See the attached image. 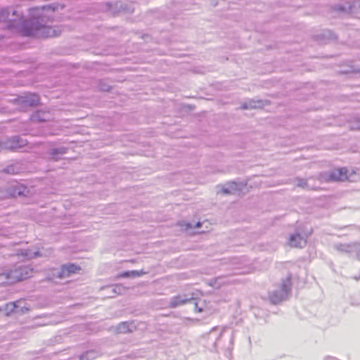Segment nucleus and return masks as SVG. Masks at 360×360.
<instances>
[{
  "instance_id": "obj_1",
  "label": "nucleus",
  "mask_w": 360,
  "mask_h": 360,
  "mask_svg": "<svg viewBox=\"0 0 360 360\" xmlns=\"http://www.w3.org/2000/svg\"><path fill=\"white\" fill-rule=\"evenodd\" d=\"M56 6L46 5L40 8L30 9V18L27 20L17 22L22 18L18 8L8 7L0 11V22H8V26L17 27L22 37L36 38H49L58 37L62 30L58 26H49V22L53 18Z\"/></svg>"
},
{
  "instance_id": "obj_2",
  "label": "nucleus",
  "mask_w": 360,
  "mask_h": 360,
  "mask_svg": "<svg viewBox=\"0 0 360 360\" xmlns=\"http://www.w3.org/2000/svg\"><path fill=\"white\" fill-rule=\"evenodd\" d=\"M291 274H288L286 278L282 281L281 288L269 293V300L271 303L276 304L285 300L291 291Z\"/></svg>"
},
{
  "instance_id": "obj_3",
  "label": "nucleus",
  "mask_w": 360,
  "mask_h": 360,
  "mask_svg": "<svg viewBox=\"0 0 360 360\" xmlns=\"http://www.w3.org/2000/svg\"><path fill=\"white\" fill-rule=\"evenodd\" d=\"M33 268L30 265L20 264L6 273V278L11 282L20 281L32 276Z\"/></svg>"
},
{
  "instance_id": "obj_4",
  "label": "nucleus",
  "mask_w": 360,
  "mask_h": 360,
  "mask_svg": "<svg viewBox=\"0 0 360 360\" xmlns=\"http://www.w3.org/2000/svg\"><path fill=\"white\" fill-rule=\"evenodd\" d=\"M81 268L72 263L63 264L60 269H54L53 276L56 278L62 279L70 276L72 274L78 272Z\"/></svg>"
},
{
  "instance_id": "obj_5",
  "label": "nucleus",
  "mask_w": 360,
  "mask_h": 360,
  "mask_svg": "<svg viewBox=\"0 0 360 360\" xmlns=\"http://www.w3.org/2000/svg\"><path fill=\"white\" fill-rule=\"evenodd\" d=\"M327 181H343L348 179L347 169L345 167L333 169L323 175Z\"/></svg>"
},
{
  "instance_id": "obj_6",
  "label": "nucleus",
  "mask_w": 360,
  "mask_h": 360,
  "mask_svg": "<svg viewBox=\"0 0 360 360\" xmlns=\"http://www.w3.org/2000/svg\"><path fill=\"white\" fill-rule=\"evenodd\" d=\"M39 96L36 94H29L18 96L15 99V102L23 108L37 106L39 103Z\"/></svg>"
},
{
  "instance_id": "obj_7",
  "label": "nucleus",
  "mask_w": 360,
  "mask_h": 360,
  "mask_svg": "<svg viewBox=\"0 0 360 360\" xmlns=\"http://www.w3.org/2000/svg\"><path fill=\"white\" fill-rule=\"evenodd\" d=\"M222 335V331L217 328H212L207 335L206 347L211 351L216 350L217 342Z\"/></svg>"
},
{
  "instance_id": "obj_8",
  "label": "nucleus",
  "mask_w": 360,
  "mask_h": 360,
  "mask_svg": "<svg viewBox=\"0 0 360 360\" xmlns=\"http://www.w3.org/2000/svg\"><path fill=\"white\" fill-rule=\"evenodd\" d=\"M316 41L319 43H335L337 41V36L335 33L329 30H323L314 36Z\"/></svg>"
},
{
  "instance_id": "obj_9",
  "label": "nucleus",
  "mask_w": 360,
  "mask_h": 360,
  "mask_svg": "<svg viewBox=\"0 0 360 360\" xmlns=\"http://www.w3.org/2000/svg\"><path fill=\"white\" fill-rule=\"evenodd\" d=\"M27 141L20 136H13L5 143V147L11 150L22 148L27 144Z\"/></svg>"
},
{
  "instance_id": "obj_10",
  "label": "nucleus",
  "mask_w": 360,
  "mask_h": 360,
  "mask_svg": "<svg viewBox=\"0 0 360 360\" xmlns=\"http://www.w3.org/2000/svg\"><path fill=\"white\" fill-rule=\"evenodd\" d=\"M52 115L49 111L37 110L31 115V120L33 122L42 123L50 121Z\"/></svg>"
},
{
  "instance_id": "obj_11",
  "label": "nucleus",
  "mask_w": 360,
  "mask_h": 360,
  "mask_svg": "<svg viewBox=\"0 0 360 360\" xmlns=\"http://www.w3.org/2000/svg\"><path fill=\"white\" fill-rule=\"evenodd\" d=\"M68 151V148L65 146H60L51 148L49 150V158L52 161H58L61 159V156L66 154Z\"/></svg>"
},
{
  "instance_id": "obj_12",
  "label": "nucleus",
  "mask_w": 360,
  "mask_h": 360,
  "mask_svg": "<svg viewBox=\"0 0 360 360\" xmlns=\"http://www.w3.org/2000/svg\"><path fill=\"white\" fill-rule=\"evenodd\" d=\"M18 255H21L27 259L41 257L45 255V254L41 251L39 248L20 250Z\"/></svg>"
},
{
  "instance_id": "obj_13",
  "label": "nucleus",
  "mask_w": 360,
  "mask_h": 360,
  "mask_svg": "<svg viewBox=\"0 0 360 360\" xmlns=\"http://www.w3.org/2000/svg\"><path fill=\"white\" fill-rule=\"evenodd\" d=\"M307 244V240L300 233H295L289 238V245L294 248H303Z\"/></svg>"
},
{
  "instance_id": "obj_14",
  "label": "nucleus",
  "mask_w": 360,
  "mask_h": 360,
  "mask_svg": "<svg viewBox=\"0 0 360 360\" xmlns=\"http://www.w3.org/2000/svg\"><path fill=\"white\" fill-rule=\"evenodd\" d=\"M11 194L13 197H22L27 196L29 193V189L27 186L22 184H15L12 186L11 188Z\"/></svg>"
},
{
  "instance_id": "obj_15",
  "label": "nucleus",
  "mask_w": 360,
  "mask_h": 360,
  "mask_svg": "<svg viewBox=\"0 0 360 360\" xmlns=\"http://www.w3.org/2000/svg\"><path fill=\"white\" fill-rule=\"evenodd\" d=\"M193 300H194L193 297L187 298L184 295H176L171 298L169 305L172 308H176Z\"/></svg>"
},
{
  "instance_id": "obj_16",
  "label": "nucleus",
  "mask_w": 360,
  "mask_h": 360,
  "mask_svg": "<svg viewBox=\"0 0 360 360\" xmlns=\"http://www.w3.org/2000/svg\"><path fill=\"white\" fill-rule=\"evenodd\" d=\"M352 243H335L333 245V248L338 252L347 254L349 256H353V249H352Z\"/></svg>"
},
{
  "instance_id": "obj_17",
  "label": "nucleus",
  "mask_w": 360,
  "mask_h": 360,
  "mask_svg": "<svg viewBox=\"0 0 360 360\" xmlns=\"http://www.w3.org/2000/svg\"><path fill=\"white\" fill-rule=\"evenodd\" d=\"M104 289L108 291L109 297H115L117 295L123 294L126 290V288L120 284L108 286Z\"/></svg>"
},
{
  "instance_id": "obj_18",
  "label": "nucleus",
  "mask_w": 360,
  "mask_h": 360,
  "mask_svg": "<svg viewBox=\"0 0 360 360\" xmlns=\"http://www.w3.org/2000/svg\"><path fill=\"white\" fill-rule=\"evenodd\" d=\"M24 303V302L18 300L16 302L10 303L7 304L6 309L9 311L10 312H22L25 313V311H29V309L25 307H22L21 304Z\"/></svg>"
},
{
  "instance_id": "obj_19",
  "label": "nucleus",
  "mask_w": 360,
  "mask_h": 360,
  "mask_svg": "<svg viewBox=\"0 0 360 360\" xmlns=\"http://www.w3.org/2000/svg\"><path fill=\"white\" fill-rule=\"evenodd\" d=\"M136 329L133 322L124 321L119 323L116 327V330L119 333H132Z\"/></svg>"
},
{
  "instance_id": "obj_20",
  "label": "nucleus",
  "mask_w": 360,
  "mask_h": 360,
  "mask_svg": "<svg viewBox=\"0 0 360 360\" xmlns=\"http://www.w3.org/2000/svg\"><path fill=\"white\" fill-rule=\"evenodd\" d=\"M356 8V5L355 4V1H354L351 4L348 3L347 4V5L337 4L334 6V9L336 11L345 13H354Z\"/></svg>"
},
{
  "instance_id": "obj_21",
  "label": "nucleus",
  "mask_w": 360,
  "mask_h": 360,
  "mask_svg": "<svg viewBox=\"0 0 360 360\" xmlns=\"http://www.w3.org/2000/svg\"><path fill=\"white\" fill-rule=\"evenodd\" d=\"M264 105V101L262 100H250L242 104L240 108L243 110L261 108Z\"/></svg>"
},
{
  "instance_id": "obj_22",
  "label": "nucleus",
  "mask_w": 360,
  "mask_h": 360,
  "mask_svg": "<svg viewBox=\"0 0 360 360\" xmlns=\"http://www.w3.org/2000/svg\"><path fill=\"white\" fill-rule=\"evenodd\" d=\"M145 274V272L143 271H136V270H133V271H124L121 274H120L117 277L118 278H130V277H132V278H134V277H139L142 275H143Z\"/></svg>"
},
{
  "instance_id": "obj_23",
  "label": "nucleus",
  "mask_w": 360,
  "mask_h": 360,
  "mask_svg": "<svg viewBox=\"0 0 360 360\" xmlns=\"http://www.w3.org/2000/svg\"><path fill=\"white\" fill-rule=\"evenodd\" d=\"M98 352L96 350H88L80 355L79 360H93L98 356Z\"/></svg>"
},
{
  "instance_id": "obj_24",
  "label": "nucleus",
  "mask_w": 360,
  "mask_h": 360,
  "mask_svg": "<svg viewBox=\"0 0 360 360\" xmlns=\"http://www.w3.org/2000/svg\"><path fill=\"white\" fill-rule=\"evenodd\" d=\"M20 168L15 165H10L4 168L2 172L9 174H15L19 173Z\"/></svg>"
},
{
  "instance_id": "obj_25",
  "label": "nucleus",
  "mask_w": 360,
  "mask_h": 360,
  "mask_svg": "<svg viewBox=\"0 0 360 360\" xmlns=\"http://www.w3.org/2000/svg\"><path fill=\"white\" fill-rule=\"evenodd\" d=\"M351 129H360V116L354 117L349 123Z\"/></svg>"
},
{
  "instance_id": "obj_26",
  "label": "nucleus",
  "mask_w": 360,
  "mask_h": 360,
  "mask_svg": "<svg viewBox=\"0 0 360 360\" xmlns=\"http://www.w3.org/2000/svg\"><path fill=\"white\" fill-rule=\"evenodd\" d=\"M353 255L360 260V242L352 243Z\"/></svg>"
},
{
  "instance_id": "obj_27",
  "label": "nucleus",
  "mask_w": 360,
  "mask_h": 360,
  "mask_svg": "<svg viewBox=\"0 0 360 360\" xmlns=\"http://www.w3.org/2000/svg\"><path fill=\"white\" fill-rule=\"evenodd\" d=\"M227 185L231 189V193L239 190L238 184L235 181L230 182Z\"/></svg>"
},
{
  "instance_id": "obj_28",
  "label": "nucleus",
  "mask_w": 360,
  "mask_h": 360,
  "mask_svg": "<svg viewBox=\"0 0 360 360\" xmlns=\"http://www.w3.org/2000/svg\"><path fill=\"white\" fill-rule=\"evenodd\" d=\"M141 37L144 40L145 43H151L152 42V37L150 35L148 34H142Z\"/></svg>"
},
{
  "instance_id": "obj_29",
  "label": "nucleus",
  "mask_w": 360,
  "mask_h": 360,
  "mask_svg": "<svg viewBox=\"0 0 360 360\" xmlns=\"http://www.w3.org/2000/svg\"><path fill=\"white\" fill-rule=\"evenodd\" d=\"M297 186L299 187H302V188H307V182L305 179H298V183H297Z\"/></svg>"
},
{
  "instance_id": "obj_30",
  "label": "nucleus",
  "mask_w": 360,
  "mask_h": 360,
  "mask_svg": "<svg viewBox=\"0 0 360 360\" xmlns=\"http://www.w3.org/2000/svg\"><path fill=\"white\" fill-rule=\"evenodd\" d=\"M222 193L224 194H231V189L229 188L228 185L223 187Z\"/></svg>"
},
{
  "instance_id": "obj_31",
  "label": "nucleus",
  "mask_w": 360,
  "mask_h": 360,
  "mask_svg": "<svg viewBox=\"0 0 360 360\" xmlns=\"http://www.w3.org/2000/svg\"><path fill=\"white\" fill-rule=\"evenodd\" d=\"M192 302H194V303H195V310H197L198 312H202V311H203V309H202V307H199V305H198V304H199V303H198V302H197L195 301V300H193Z\"/></svg>"
},
{
  "instance_id": "obj_32",
  "label": "nucleus",
  "mask_w": 360,
  "mask_h": 360,
  "mask_svg": "<svg viewBox=\"0 0 360 360\" xmlns=\"http://www.w3.org/2000/svg\"><path fill=\"white\" fill-rule=\"evenodd\" d=\"M350 72L354 73H360V68H353Z\"/></svg>"
},
{
  "instance_id": "obj_33",
  "label": "nucleus",
  "mask_w": 360,
  "mask_h": 360,
  "mask_svg": "<svg viewBox=\"0 0 360 360\" xmlns=\"http://www.w3.org/2000/svg\"><path fill=\"white\" fill-rule=\"evenodd\" d=\"M324 360H339L337 358L335 357H333V356H328L326 357Z\"/></svg>"
},
{
  "instance_id": "obj_34",
  "label": "nucleus",
  "mask_w": 360,
  "mask_h": 360,
  "mask_svg": "<svg viewBox=\"0 0 360 360\" xmlns=\"http://www.w3.org/2000/svg\"><path fill=\"white\" fill-rule=\"evenodd\" d=\"M355 4L356 5V7H358L359 8H360V0H356L355 1Z\"/></svg>"
},
{
  "instance_id": "obj_35",
  "label": "nucleus",
  "mask_w": 360,
  "mask_h": 360,
  "mask_svg": "<svg viewBox=\"0 0 360 360\" xmlns=\"http://www.w3.org/2000/svg\"><path fill=\"white\" fill-rule=\"evenodd\" d=\"M201 226V223L200 222H198L196 224H195V227L196 228H200Z\"/></svg>"
},
{
  "instance_id": "obj_36",
  "label": "nucleus",
  "mask_w": 360,
  "mask_h": 360,
  "mask_svg": "<svg viewBox=\"0 0 360 360\" xmlns=\"http://www.w3.org/2000/svg\"><path fill=\"white\" fill-rule=\"evenodd\" d=\"M354 278L355 280H356V281H359V280H360V276H354Z\"/></svg>"
},
{
  "instance_id": "obj_37",
  "label": "nucleus",
  "mask_w": 360,
  "mask_h": 360,
  "mask_svg": "<svg viewBox=\"0 0 360 360\" xmlns=\"http://www.w3.org/2000/svg\"><path fill=\"white\" fill-rule=\"evenodd\" d=\"M233 338H234L233 334H231V339H230L231 340V342H233Z\"/></svg>"
},
{
  "instance_id": "obj_38",
  "label": "nucleus",
  "mask_w": 360,
  "mask_h": 360,
  "mask_svg": "<svg viewBox=\"0 0 360 360\" xmlns=\"http://www.w3.org/2000/svg\"><path fill=\"white\" fill-rule=\"evenodd\" d=\"M94 39H95V37H93V39L91 40V42H94V43H96V41Z\"/></svg>"
},
{
  "instance_id": "obj_39",
  "label": "nucleus",
  "mask_w": 360,
  "mask_h": 360,
  "mask_svg": "<svg viewBox=\"0 0 360 360\" xmlns=\"http://www.w3.org/2000/svg\"><path fill=\"white\" fill-rule=\"evenodd\" d=\"M102 90H103V91H108V89L102 88Z\"/></svg>"
},
{
  "instance_id": "obj_40",
  "label": "nucleus",
  "mask_w": 360,
  "mask_h": 360,
  "mask_svg": "<svg viewBox=\"0 0 360 360\" xmlns=\"http://www.w3.org/2000/svg\"><path fill=\"white\" fill-rule=\"evenodd\" d=\"M188 227H191V225L190 224H187Z\"/></svg>"
}]
</instances>
